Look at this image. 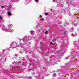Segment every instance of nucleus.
Listing matches in <instances>:
<instances>
[{
	"label": "nucleus",
	"mask_w": 79,
	"mask_h": 79,
	"mask_svg": "<svg viewBox=\"0 0 79 79\" xmlns=\"http://www.w3.org/2000/svg\"><path fill=\"white\" fill-rule=\"evenodd\" d=\"M30 33L32 35L34 34V31H30Z\"/></svg>",
	"instance_id": "nucleus-3"
},
{
	"label": "nucleus",
	"mask_w": 79,
	"mask_h": 79,
	"mask_svg": "<svg viewBox=\"0 0 79 79\" xmlns=\"http://www.w3.org/2000/svg\"><path fill=\"white\" fill-rule=\"evenodd\" d=\"M7 13L8 16H11V13L10 12H7Z\"/></svg>",
	"instance_id": "nucleus-2"
},
{
	"label": "nucleus",
	"mask_w": 79,
	"mask_h": 79,
	"mask_svg": "<svg viewBox=\"0 0 79 79\" xmlns=\"http://www.w3.org/2000/svg\"><path fill=\"white\" fill-rule=\"evenodd\" d=\"M28 79H31L32 78L31 77H28Z\"/></svg>",
	"instance_id": "nucleus-13"
},
{
	"label": "nucleus",
	"mask_w": 79,
	"mask_h": 79,
	"mask_svg": "<svg viewBox=\"0 0 79 79\" xmlns=\"http://www.w3.org/2000/svg\"><path fill=\"white\" fill-rule=\"evenodd\" d=\"M0 55H1V53L0 52Z\"/></svg>",
	"instance_id": "nucleus-21"
},
{
	"label": "nucleus",
	"mask_w": 79,
	"mask_h": 79,
	"mask_svg": "<svg viewBox=\"0 0 79 79\" xmlns=\"http://www.w3.org/2000/svg\"><path fill=\"white\" fill-rule=\"evenodd\" d=\"M50 45H53V43L52 42L50 43Z\"/></svg>",
	"instance_id": "nucleus-11"
},
{
	"label": "nucleus",
	"mask_w": 79,
	"mask_h": 79,
	"mask_svg": "<svg viewBox=\"0 0 79 79\" xmlns=\"http://www.w3.org/2000/svg\"><path fill=\"white\" fill-rule=\"evenodd\" d=\"M5 8V6H1V8Z\"/></svg>",
	"instance_id": "nucleus-8"
},
{
	"label": "nucleus",
	"mask_w": 79,
	"mask_h": 79,
	"mask_svg": "<svg viewBox=\"0 0 79 79\" xmlns=\"http://www.w3.org/2000/svg\"><path fill=\"white\" fill-rule=\"evenodd\" d=\"M6 59L5 58V59H4V61H5V60H6Z\"/></svg>",
	"instance_id": "nucleus-18"
},
{
	"label": "nucleus",
	"mask_w": 79,
	"mask_h": 79,
	"mask_svg": "<svg viewBox=\"0 0 79 79\" xmlns=\"http://www.w3.org/2000/svg\"><path fill=\"white\" fill-rule=\"evenodd\" d=\"M41 21H43L44 20V18H42L41 19Z\"/></svg>",
	"instance_id": "nucleus-15"
},
{
	"label": "nucleus",
	"mask_w": 79,
	"mask_h": 79,
	"mask_svg": "<svg viewBox=\"0 0 79 79\" xmlns=\"http://www.w3.org/2000/svg\"><path fill=\"white\" fill-rule=\"evenodd\" d=\"M27 3H29V2H30V0H27Z\"/></svg>",
	"instance_id": "nucleus-6"
},
{
	"label": "nucleus",
	"mask_w": 79,
	"mask_h": 79,
	"mask_svg": "<svg viewBox=\"0 0 79 79\" xmlns=\"http://www.w3.org/2000/svg\"><path fill=\"white\" fill-rule=\"evenodd\" d=\"M53 2H55L56 3L57 2V0H53Z\"/></svg>",
	"instance_id": "nucleus-5"
},
{
	"label": "nucleus",
	"mask_w": 79,
	"mask_h": 79,
	"mask_svg": "<svg viewBox=\"0 0 79 79\" xmlns=\"http://www.w3.org/2000/svg\"><path fill=\"white\" fill-rule=\"evenodd\" d=\"M77 25V24L76 23H73V25H74V26H76Z\"/></svg>",
	"instance_id": "nucleus-4"
},
{
	"label": "nucleus",
	"mask_w": 79,
	"mask_h": 79,
	"mask_svg": "<svg viewBox=\"0 0 79 79\" xmlns=\"http://www.w3.org/2000/svg\"><path fill=\"white\" fill-rule=\"evenodd\" d=\"M9 32H12V31H10V30H9Z\"/></svg>",
	"instance_id": "nucleus-16"
},
{
	"label": "nucleus",
	"mask_w": 79,
	"mask_h": 79,
	"mask_svg": "<svg viewBox=\"0 0 79 79\" xmlns=\"http://www.w3.org/2000/svg\"><path fill=\"white\" fill-rule=\"evenodd\" d=\"M12 44H13V43H12Z\"/></svg>",
	"instance_id": "nucleus-23"
},
{
	"label": "nucleus",
	"mask_w": 79,
	"mask_h": 79,
	"mask_svg": "<svg viewBox=\"0 0 79 79\" xmlns=\"http://www.w3.org/2000/svg\"><path fill=\"white\" fill-rule=\"evenodd\" d=\"M3 59H5V58H2V60H3Z\"/></svg>",
	"instance_id": "nucleus-20"
},
{
	"label": "nucleus",
	"mask_w": 79,
	"mask_h": 79,
	"mask_svg": "<svg viewBox=\"0 0 79 79\" xmlns=\"http://www.w3.org/2000/svg\"><path fill=\"white\" fill-rule=\"evenodd\" d=\"M11 45H12V44H11Z\"/></svg>",
	"instance_id": "nucleus-22"
},
{
	"label": "nucleus",
	"mask_w": 79,
	"mask_h": 79,
	"mask_svg": "<svg viewBox=\"0 0 79 79\" xmlns=\"http://www.w3.org/2000/svg\"><path fill=\"white\" fill-rule=\"evenodd\" d=\"M45 34H48V31H45Z\"/></svg>",
	"instance_id": "nucleus-14"
},
{
	"label": "nucleus",
	"mask_w": 79,
	"mask_h": 79,
	"mask_svg": "<svg viewBox=\"0 0 79 79\" xmlns=\"http://www.w3.org/2000/svg\"><path fill=\"white\" fill-rule=\"evenodd\" d=\"M0 19H1V20H2V18L0 16Z\"/></svg>",
	"instance_id": "nucleus-12"
},
{
	"label": "nucleus",
	"mask_w": 79,
	"mask_h": 79,
	"mask_svg": "<svg viewBox=\"0 0 79 79\" xmlns=\"http://www.w3.org/2000/svg\"><path fill=\"white\" fill-rule=\"evenodd\" d=\"M8 27H10V25H8Z\"/></svg>",
	"instance_id": "nucleus-17"
},
{
	"label": "nucleus",
	"mask_w": 79,
	"mask_h": 79,
	"mask_svg": "<svg viewBox=\"0 0 79 79\" xmlns=\"http://www.w3.org/2000/svg\"><path fill=\"white\" fill-rule=\"evenodd\" d=\"M9 29H10L8 28V29H6V27H3L2 29V30H3L4 31H6V32H8V30Z\"/></svg>",
	"instance_id": "nucleus-1"
},
{
	"label": "nucleus",
	"mask_w": 79,
	"mask_h": 79,
	"mask_svg": "<svg viewBox=\"0 0 79 79\" xmlns=\"http://www.w3.org/2000/svg\"><path fill=\"white\" fill-rule=\"evenodd\" d=\"M45 15H48V13H45Z\"/></svg>",
	"instance_id": "nucleus-9"
},
{
	"label": "nucleus",
	"mask_w": 79,
	"mask_h": 79,
	"mask_svg": "<svg viewBox=\"0 0 79 79\" xmlns=\"http://www.w3.org/2000/svg\"><path fill=\"white\" fill-rule=\"evenodd\" d=\"M25 38H23V41H24L25 40Z\"/></svg>",
	"instance_id": "nucleus-7"
},
{
	"label": "nucleus",
	"mask_w": 79,
	"mask_h": 79,
	"mask_svg": "<svg viewBox=\"0 0 79 79\" xmlns=\"http://www.w3.org/2000/svg\"><path fill=\"white\" fill-rule=\"evenodd\" d=\"M15 56H17L16 54H15Z\"/></svg>",
	"instance_id": "nucleus-19"
},
{
	"label": "nucleus",
	"mask_w": 79,
	"mask_h": 79,
	"mask_svg": "<svg viewBox=\"0 0 79 79\" xmlns=\"http://www.w3.org/2000/svg\"><path fill=\"white\" fill-rule=\"evenodd\" d=\"M39 0H35V1L36 2H39Z\"/></svg>",
	"instance_id": "nucleus-10"
}]
</instances>
